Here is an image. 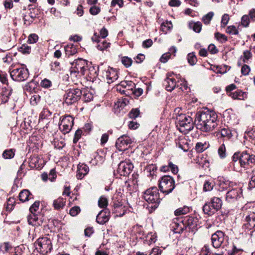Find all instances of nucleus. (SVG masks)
I'll return each mask as SVG.
<instances>
[{"mask_svg": "<svg viewBox=\"0 0 255 255\" xmlns=\"http://www.w3.org/2000/svg\"><path fill=\"white\" fill-rule=\"evenodd\" d=\"M251 71V69L249 66L247 65H244L241 69V73L244 75H248Z\"/></svg>", "mask_w": 255, "mask_h": 255, "instance_id": "774afa93", "label": "nucleus"}, {"mask_svg": "<svg viewBox=\"0 0 255 255\" xmlns=\"http://www.w3.org/2000/svg\"><path fill=\"white\" fill-rule=\"evenodd\" d=\"M40 85L43 88H48L52 86V82L47 79H44L41 81Z\"/></svg>", "mask_w": 255, "mask_h": 255, "instance_id": "680f3d73", "label": "nucleus"}, {"mask_svg": "<svg viewBox=\"0 0 255 255\" xmlns=\"http://www.w3.org/2000/svg\"><path fill=\"white\" fill-rule=\"evenodd\" d=\"M82 95V91L80 89H70L65 95V102L68 105L75 103L80 99Z\"/></svg>", "mask_w": 255, "mask_h": 255, "instance_id": "9d476101", "label": "nucleus"}, {"mask_svg": "<svg viewBox=\"0 0 255 255\" xmlns=\"http://www.w3.org/2000/svg\"><path fill=\"white\" fill-rule=\"evenodd\" d=\"M65 205V200L62 197H59L54 200L53 203V206L55 209L59 210L64 207Z\"/></svg>", "mask_w": 255, "mask_h": 255, "instance_id": "c756f323", "label": "nucleus"}, {"mask_svg": "<svg viewBox=\"0 0 255 255\" xmlns=\"http://www.w3.org/2000/svg\"><path fill=\"white\" fill-rule=\"evenodd\" d=\"M143 197L149 204H151L150 208L153 209L158 207L161 200L159 190L156 187H152L146 190L144 192Z\"/></svg>", "mask_w": 255, "mask_h": 255, "instance_id": "7ed1b4c3", "label": "nucleus"}, {"mask_svg": "<svg viewBox=\"0 0 255 255\" xmlns=\"http://www.w3.org/2000/svg\"><path fill=\"white\" fill-rule=\"evenodd\" d=\"M231 184L230 181L224 179L223 181H221L220 189L222 190H227L229 187H230Z\"/></svg>", "mask_w": 255, "mask_h": 255, "instance_id": "09e8293b", "label": "nucleus"}, {"mask_svg": "<svg viewBox=\"0 0 255 255\" xmlns=\"http://www.w3.org/2000/svg\"><path fill=\"white\" fill-rule=\"evenodd\" d=\"M159 182L160 190L165 195L171 193L175 187L174 179L169 175L162 176L160 179Z\"/></svg>", "mask_w": 255, "mask_h": 255, "instance_id": "39448f33", "label": "nucleus"}, {"mask_svg": "<svg viewBox=\"0 0 255 255\" xmlns=\"http://www.w3.org/2000/svg\"><path fill=\"white\" fill-rule=\"evenodd\" d=\"M215 37L221 43H224L228 40L227 36L218 32L215 33Z\"/></svg>", "mask_w": 255, "mask_h": 255, "instance_id": "79ce46f5", "label": "nucleus"}, {"mask_svg": "<svg viewBox=\"0 0 255 255\" xmlns=\"http://www.w3.org/2000/svg\"><path fill=\"white\" fill-rule=\"evenodd\" d=\"M7 74L4 72L0 70V82L3 84H7L8 82L7 80Z\"/></svg>", "mask_w": 255, "mask_h": 255, "instance_id": "6e6d98bb", "label": "nucleus"}, {"mask_svg": "<svg viewBox=\"0 0 255 255\" xmlns=\"http://www.w3.org/2000/svg\"><path fill=\"white\" fill-rule=\"evenodd\" d=\"M176 145L185 152L189 150V146L187 139L184 137H179L175 140Z\"/></svg>", "mask_w": 255, "mask_h": 255, "instance_id": "412c9836", "label": "nucleus"}, {"mask_svg": "<svg viewBox=\"0 0 255 255\" xmlns=\"http://www.w3.org/2000/svg\"><path fill=\"white\" fill-rule=\"evenodd\" d=\"M229 96L231 97L233 99L244 100L247 98V93L243 92L241 90H238L235 92H230Z\"/></svg>", "mask_w": 255, "mask_h": 255, "instance_id": "5701e85b", "label": "nucleus"}, {"mask_svg": "<svg viewBox=\"0 0 255 255\" xmlns=\"http://www.w3.org/2000/svg\"><path fill=\"white\" fill-rule=\"evenodd\" d=\"M226 147L224 144H221L218 148V152L220 157L222 158H225L226 156Z\"/></svg>", "mask_w": 255, "mask_h": 255, "instance_id": "3c124183", "label": "nucleus"}, {"mask_svg": "<svg viewBox=\"0 0 255 255\" xmlns=\"http://www.w3.org/2000/svg\"><path fill=\"white\" fill-rule=\"evenodd\" d=\"M52 115V113L47 109L43 108L39 115V120L48 119Z\"/></svg>", "mask_w": 255, "mask_h": 255, "instance_id": "c9c22d12", "label": "nucleus"}, {"mask_svg": "<svg viewBox=\"0 0 255 255\" xmlns=\"http://www.w3.org/2000/svg\"><path fill=\"white\" fill-rule=\"evenodd\" d=\"M179 82L178 81V83H177L175 82V79L173 78L167 77L164 81V85L166 90L171 92L173 90L176 86H179Z\"/></svg>", "mask_w": 255, "mask_h": 255, "instance_id": "aec40b11", "label": "nucleus"}, {"mask_svg": "<svg viewBox=\"0 0 255 255\" xmlns=\"http://www.w3.org/2000/svg\"><path fill=\"white\" fill-rule=\"evenodd\" d=\"M103 77L106 78L109 84L112 83L118 80L119 77L118 71L113 68L108 67L107 70L103 72Z\"/></svg>", "mask_w": 255, "mask_h": 255, "instance_id": "2eb2a0df", "label": "nucleus"}, {"mask_svg": "<svg viewBox=\"0 0 255 255\" xmlns=\"http://www.w3.org/2000/svg\"><path fill=\"white\" fill-rule=\"evenodd\" d=\"M201 254L202 255H214V253L211 251L209 245H205L202 249Z\"/></svg>", "mask_w": 255, "mask_h": 255, "instance_id": "8fccbe9b", "label": "nucleus"}, {"mask_svg": "<svg viewBox=\"0 0 255 255\" xmlns=\"http://www.w3.org/2000/svg\"><path fill=\"white\" fill-rule=\"evenodd\" d=\"M64 50L66 55L68 56L73 55L77 52L75 45L73 44H67L64 47Z\"/></svg>", "mask_w": 255, "mask_h": 255, "instance_id": "c85d7f7f", "label": "nucleus"}, {"mask_svg": "<svg viewBox=\"0 0 255 255\" xmlns=\"http://www.w3.org/2000/svg\"><path fill=\"white\" fill-rule=\"evenodd\" d=\"M251 21H252L249 14H245L241 17V24L244 27H248L249 26Z\"/></svg>", "mask_w": 255, "mask_h": 255, "instance_id": "2f4dec72", "label": "nucleus"}, {"mask_svg": "<svg viewBox=\"0 0 255 255\" xmlns=\"http://www.w3.org/2000/svg\"><path fill=\"white\" fill-rule=\"evenodd\" d=\"M36 249L42 255H46L50 252L52 246L51 240L47 237L38 239L35 243Z\"/></svg>", "mask_w": 255, "mask_h": 255, "instance_id": "6e6552de", "label": "nucleus"}, {"mask_svg": "<svg viewBox=\"0 0 255 255\" xmlns=\"http://www.w3.org/2000/svg\"><path fill=\"white\" fill-rule=\"evenodd\" d=\"M229 20H230V17H229V14H224L222 17V19H221V27H225L228 23Z\"/></svg>", "mask_w": 255, "mask_h": 255, "instance_id": "5fc2aeb1", "label": "nucleus"}, {"mask_svg": "<svg viewBox=\"0 0 255 255\" xmlns=\"http://www.w3.org/2000/svg\"><path fill=\"white\" fill-rule=\"evenodd\" d=\"M108 204L107 198L105 196H101L98 200V206L102 208L107 209Z\"/></svg>", "mask_w": 255, "mask_h": 255, "instance_id": "e433bc0d", "label": "nucleus"}, {"mask_svg": "<svg viewBox=\"0 0 255 255\" xmlns=\"http://www.w3.org/2000/svg\"><path fill=\"white\" fill-rule=\"evenodd\" d=\"M157 167L156 165L151 164L148 165L145 168V170L147 173H149L150 175H152L154 173V172L156 170Z\"/></svg>", "mask_w": 255, "mask_h": 255, "instance_id": "864d4df0", "label": "nucleus"}, {"mask_svg": "<svg viewBox=\"0 0 255 255\" xmlns=\"http://www.w3.org/2000/svg\"><path fill=\"white\" fill-rule=\"evenodd\" d=\"M71 64V74L77 73V75H75L76 77L85 75L86 69L88 67V62L87 60L79 58L75 60Z\"/></svg>", "mask_w": 255, "mask_h": 255, "instance_id": "423d86ee", "label": "nucleus"}, {"mask_svg": "<svg viewBox=\"0 0 255 255\" xmlns=\"http://www.w3.org/2000/svg\"><path fill=\"white\" fill-rule=\"evenodd\" d=\"M168 167H169V170L174 174H177L178 172V166L173 164L171 162H168Z\"/></svg>", "mask_w": 255, "mask_h": 255, "instance_id": "052dcab7", "label": "nucleus"}, {"mask_svg": "<svg viewBox=\"0 0 255 255\" xmlns=\"http://www.w3.org/2000/svg\"><path fill=\"white\" fill-rule=\"evenodd\" d=\"M12 93V89L9 87L2 88L1 93V99L2 103H5L8 101L9 97Z\"/></svg>", "mask_w": 255, "mask_h": 255, "instance_id": "bb28decb", "label": "nucleus"}, {"mask_svg": "<svg viewBox=\"0 0 255 255\" xmlns=\"http://www.w3.org/2000/svg\"><path fill=\"white\" fill-rule=\"evenodd\" d=\"M146 238V240L148 244L155 243L156 241V236H155L154 235H152L151 233L148 234Z\"/></svg>", "mask_w": 255, "mask_h": 255, "instance_id": "13d9d810", "label": "nucleus"}, {"mask_svg": "<svg viewBox=\"0 0 255 255\" xmlns=\"http://www.w3.org/2000/svg\"><path fill=\"white\" fill-rule=\"evenodd\" d=\"M190 211V209L187 206H184L182 208H179L176 209L174 212V214L175 216H180L182 215H185L189 213Z\"/></svg>", "mask_w": 255, "mask_h": 255, "instance_id": "72a5a7b5", "label": "nucleus"}, {"mask_svg": "<svg viewBox=\"0 0 255 255\" xmlns=\"http://www.w3.org/2000/svg\"><path fill=\"white\" fill-rule=\"evenodd\" d=\"M222 205V202L220 198L214 197L204 205L203 211L204 214L212 216L220 209Z\"/></svg>", "mask_w": 255, "mask_h": 255, "instance_id": "20e7f679", "label": "nucleus"}, {"mask_svg": "<svg viewBox=\"0 0 255 255\" xmlns=\"http://www.w3.org/2000/svg\"><path fill=\"white\" fill-rule=\"evenodd\" d=\"M82 94L83 95V100L86 102L91 101L93 98L92 94L88 90L82 91Z\"/></svg>", "mask_w": 255, "mask_h": 255, "instance_id": "58836bf2", "label": "nucleus"}, {"mask_svg": "<svg viewBox=\"0 0 255 255\" xmlns=\"http://www.w3.org/2000/svg\"><path fill=\"white\" fill-rule=\"evenodd\" d=\"M184 228L185 225L182 222L180 223L173 222L171 226V230L175 234H180L182 233Z\"/></svg>", "mask_w": 255, "mask_h": 255, "instance_id": "393cba45", "label": "nucleus"}, {"mask_svg": "<svg viewBox=\"0 0 255 255\" xmlns=\"http://www.w3.org/2000/svg\"><path fill=\"white\" fill-rule=\"evenodd\" d=\"M41 97L38 94H34L30 100V104L33 106H35L40 102Z\"/></svg>", "mask_w": 255, "mask_h": 255, "instance_id": "a19ab883", "label": "nucleus"}, {"mask_svg": "<svg viewBox=\"0 0 255 255\" xmlns=\"http://www.w3.org/2000/svg\"><path fill=\"white\" fill-rule=\"evenodd\" d=\"M172 27V24L170 21L163 22L161 25V30L165 33Z\"/></svg>", "mask_w": 255, "mask_h": 255, "instance_id": "37998d69", "label": "nucleus"}, {"mask_svg": "<svg viewBox=\"0 0 255 255\" xmlns=\"http://www.w3.org/2000/svg\"><path fill=\"white\" fill-rule=\"evenodd\" d=\"M86 69L85 75L88 76L90 79L94 80L97 77V70L92 65L91 63H88V67Z\"/></svg>", "mask_w": 255, "mask_h": 255, "instance_id": "b1692460", "label": "nucleus"}, {"mask_svg": "<svg viewBox=\"0 0 255 255\" xmlns=\"http://www.w3.org/2000/svg\"><path fill=\"white\" fill-rule=\"evenodd\" d=\"M80 211L81 210L79 207L74 206L70 210L69 214L72 216H76L80 213Z\"/></svg>", "mask_w": 255, "mask_h": 255, "instance_id": "e2e57ef3", "label": "nucleus"}, {"mask_svg": "<svg viewBox=\"0 0 255 255\" xmlns=\"http://www.w3.org/2000/svg\"><path fill=\"white\" fill-rule=\"evenodd\" d=\"M187 59H188V63L191 65H192V66L194 65L197 61V59L196 58V56H195V55L194 54V53L193 52L189 53L188 54Z\"/></svg>", "mask_w": 255, "mask_h": 255, "instance_id": "a18cd8bd", "label": "nucleus"}, {"mask_svg": "<svg viewBox=\"0 0 255 255\" xmlns=\"http://www.w3.org/2000/svg\"><path fill=\"white\" fill-rule=\"evenodd\" d=\"M9 72L11 79L17 82L24 81L27 79L29 76L28 70L24 65L15 67Z\"/></svg>", "mask_w": 255, "mask_h": 255, "instance_id": "0eeeda50", "label": "nucleus"}, {"mask_svg": "<svg viewBox=\"0 0 255 255\" xmlns=\"http://www.w3.org/2000/svg\"><path fill=\"white\" fill-rule=\"evenodd\" d=\"M127 210V207L125 206H121L119 208H117L116 209H112L113 213L117 214L116 216L122 217L123 216Z\"/></svg>", "mask_w": 255, "mask_h": 255, "instance_id": "f704fd0d", "label": "nucleus"}, {"mask_svg": "<svg viewBox=\"0 0 255 255\" xmlns=\"http://www.w3.org/2000/svg\"><path fill=\"white\" fill-rule=\"evenodd\" d=\"M206 143H203L202 142H198L196 143L195 148L196 150L198 152H203L206 148Z\"/></svg>", "mask_w": 255, "mask_h": 255, "instance_id": "bf43d9fd", "label": "nucleus"}, {"mask_svg": "<svg viewBox=\"0 0 255 255\" xmlns=\"http://www.w3.org/2000/svg\"><path fill=\"white\" fill-rule=\"evenodd\" d=\"M89 167L85 163H79L77 165L76 176L78 179H82L89 172Z\"/></svg>", "mask_w": 255, "mask_h": 255, "instance_id": "6ab92c4d", "label": "nucleus"}, {"mask_svg": "<svg viewBox=\"0 0 255 255\" xmlns=\"http://www.w3.org/2000/svg\"><path fill=\"white\" fill-rule=\"evenodd\" d=\"M225 240V234L221 231H217L211 237L212 244L214 248H220Z\"/></svg>", "mask_w": 255, "mask_h": 255, "instance_id": "4468645a", "label": "nucleus"}, {"mask_svg": "<svg viewBox=\"0 0 255 255\" xmlns=\"http://www.w3.org/2000/svg\"><path fill=\"white\" fill-rule=\"evenodd\" d=\"M246 223L245 224V228L249 230L255 231V213H251L247 216L245 218Z\"/></svg>", "mask_w": 255, "mask_h": 255, "instance_id": "a211bd4d", "label": "nucleus"}, {"mask_svg": "<svg viewBox=\"0 0 255 255\" xmlns=\"http://www.w3.org/2000/svg\"><path fill=\"white\" fill-rule=\"evenodd\" d=\"M226 31L227 33L232 35H238L239 33L238 29L234 25L228 26Z\"/></svg>", "mask_w": 255, "mask_h": 255, "instance_id": "49530a36", "label": "nucleus"}, {"mask_svg": "<svg viewBox=\"0 0 255 255\" xmlns=\"http://www.w3.org/2000/svg\"><path fill=\"white\" fill-rule=\"evenodd\" d=\"M27 221L29 225L33 226H40L43 223L42 219L39 218L38 216L35 213H31V215L28 216Z\"/></svg>", "mask_w": 255, "mask_h": 255, "instance_id": "4be33fe9", "label": "nucleus"}, {"mask_svg": "<svg viewBox=\"0 0 255 255\" xmlns=\"http://www.w3.org/2000/svg\"><path fill=\"white\" fill-rule=\"evenodd\" d=\"M121 62L126 67L128 68L131 65L132 60L128 56H124L122 58Z\"/></svg>", "mask_w": 255, "mask_h": 255, "instance_id": "c03bdc74", "label": "nucleus"}, {"mask_svg": "<svg viewBox=\"0 0 255 255\" xmlns=\"http://www.w3.org/2000/svg\"><path fill=\"white\" fill-rule=\"evenodd\" d=\"M11 248L9 243L5 242L0 246V250L2 252H7Z\"/></svg>", "mask_w": 255, "mask_h": 255, "instance_id": "4d7b16f0", "label": "nucleus"}, {"mask_svg": "<svg viewBox=\"0 0 255 255\" xmlns=\"http://www.w3.org/2000/svg\"><path fill=\"white\" fill-rule=\"evenodd\" d=\"M188 26L190 29H192L195 32L199 33L202 29V24L200 21H190L188 23Z\"/></svg>", "mask_w": 255, "mask_h": 255, "instance_id": "cd10ccee", "label": "nucleus"}, {"mask_svg": "<svg viewBox=\"0 0 255 255\" xmlns=\"http://www.w3.org/2000/svg\"><path fill=\"white\" fill-rule=\"evenodd\" d=\"M218 116L212 111L207 109L200 111L195 115V125L204 132L214 130L218 125Z\"/></svg>", "mask_w": 255, "mask_h": 255, "instance_id": "f257e3e1", "label": "nucleus"}, {"mask_svg": "<svg viewBox=\"0 0 255 255\" xmlns=\"http://www.w3.org/2000/svg\"><path fill=\"white\" fill-rule=\"evenodd\" d=\"M18 197L20 201L24 202L32 199L33 195L30 193L29 190L24 189L19 193Z\"/></svg>", "mask_w": 255, "mask_h": 255, "instance_id": "a878e982", "label": "nucleus"}, {"mask_svg": "<svg viewBox=\"0 0 255 255\" xmlns=\"http://www.w3.org/2000/svg\"><path fill=\"white\" fill-rule=\"evenodd\" d=\"M240 163L242 166L255 163V155H250L247 151H244L240 156Z\"/></svg>", "mask_w": 255, "mask_h": 255, "instance_id": "dca6fc26", "label": "nucleus"}, {"mask_svg": "<svg viewBox=\"0 0 255 255\" xmlns=\"http://www.w3.org/2000/svg\"><path fill=\"white\" fill-rule=\"evenodd\" d=\"M49 179L51 181L53 182L56 178V172L55 169L53 168L50 170V172L48 174Z\"/></svg>", "mask_w": 255, "mask_h": 255, "instance_id": "338daca9", "label": "nucleus"}, {"mask_svg": "<svg viewBox=\"0 0 255 255\" xmlns=\"http://www.w3.org/2000/svg\"><path fill=\"white\" fill-rule=\"evenodd\" d=\"M82 133V130H81L80 129H78L76 131L75 134H74V137L73 138V142L74 143H76L77 142V141L80 138Z\"/></svg>", "mask_w": 255, "mask_h": 255, "instance_id": "69168bd1", "label": "nucleus"}, {"mask_svg": "<svg viewBox=\"0 0 255 255\" xmlns=\"http://www.w3.org/2000/svg\"><path fill=\"white\" fill-rule=\"evenodd\" d=\"M74 125V118L70 115H65L60 118L59 127L60 130L64 133H69Z\"/></svg>", "mask_w": 255, "mask_h": 255, "instance_id": "1a4fd4ad", "label": "nucleus"}, {"mask_svg": "<svg viewBox=\"0 0 255 255\" xmlns=\"http://www.w3.org/2000/svg\"><path fill=\"white\" fill-rule=\"evenodd\" d=\"M131 138L127 134L120 136L116 140V146L121 151H125L132 142Z\"/></svg>", "mask_w": 255, "mask_h": 255, "instance_id": "f8f14e48", "label": "nucleus"}, {"mask_svg": "<svg viewBox=\"0 0 255 255\" xmlns=\"http://www.w3.org/2000/svg\"><path fill=\"white\" fill-rule=\"evenodd\" d=\"M176 123L180 131L187 134L193 129L195 120L189 115L180 114L176 118Z\"/></svg>", "mask_w": 255, "mask_h": 255, "instance_id": "f03ea898", "label": "nucleus"}, {"mask_svg": "<svg viewBox=\"0 0 255 255\" xmlns=\"http://www.w3.org/2000/svg\"><path fill=\"white\" fill-rule=\"evenodd\" d=\"M133 168V164L129 160H125L119 164L117 172L120 176H126L131 173Z\"/></svg>", "mask_w": 255, "mask_h": 255, "instance_id": "9b49d317", "label": "nucleus"}, {"mask_svg": "<svg viewBox=\"0 0 255 255\" xmlns=\"http://www.w3.org/2000/svg\"><path fill=\"white\" fill-rule=\"evenodd\" d=\"M98 45L97 46V48L101 51H104L107 50L108 48L110 46L111 43L107 42L105 40L98 41Z\"/></svg>", "mask_w": 255, "mask_h": 255, "instance_id": "7c9ffc66", "label": "nucleus"}, {"mask_svg": "<svg viewBox=\"0 0 255 255\" xmlns=\"http://www.w3.org/2000/svg\"><path fill=\"white\" fill-rule=\"evenodd\" d=\"M110 219V211L108 209H104L101 211L97 216L96 221L101 225L107 223Z\"/></svg>", "mask_w": 255, "mask_h": 255, "instance_id": "f3484780", "label": "nucleus"}, {"mask_svg": "<svg viewBox=\"0 0 255 255\" xmlns=\"http://www.w3.org/2000/svg\"><path fill=\"white\" fill-rule=\"evenodd\" d=\"M214 16L213 12H209L202 17V20L205 24H208Z\"/></svg>", "mask_w": 255, "mask_h": 255, "instance_id": "de8ad7c7", "label": "nucleus"}, {"mask_svg": "<svg viewBox=\"0 0 255 255\" xmlns=\"http://www.w3.org/2000/svg\"><path fill=\"white\" fill-rule=\"evenodd\" d=\"M140 111L138 109H133L128 114L130 119H135L139 116Z\"/></svg>", "mask_w": 255, "mask_h": 255, "instance_id": "603ef678", "label": "nucleus"}, {"mask_svg": "<svg viewBox=\"0 0 255 255\" xmlns=\"http://www.w3.org/2000/svg\"><path fill=\"white\" fill-rule=\"evenodd\" d=\"M120 85L128 90H133V89L135 88L134 83L131 81H122Z\"/></svg>", "mask_w": 255, "mask_h": 255, "instance_id": "473e14b6", "label": "nucleus"}, {"mask_svg": "<svg viewBox=\"0 0 255 255\" xmlns=\"http://www.w3.org/2000/svg\"><path fill=\"white\" fill-rule=\"evenodd\" d=\"M242 197V191L239 187L229 189L226 193V200L229 203H234Z\"/></svg>", "mask_w": 255, "mask_h": 255, "instance_id": "ddd939ff", "label": "nucleus"}, {"mask_svg": "<svg viewBox=\"0 0 255 255\" xmlns=\"http://www.w3.org/2000/svg\"><path fill=\"white\" fill-rule=\"evenodd\" d=\"M40 203L39 201H35L30 207L29 211L31 213H35L36 212L39 206Z\"/></svg>", "mask_w": 255, "mask_h": 255, "instance_id": "0e129e2a", "label": "nucleus"}, {"mask_svg": "<svg viewBox=\"0 0 255 255\" xmlns=\"http://www.w3.org/2000/svg\"><path fill=\"white\" fill-rule=\"evenodd\" d=\"M14 150L12 149H6L2 153V157L4 159H11L14 156Z\"/></svg>", "mask_w": 255, "mask_h": 255, "instance_id": "4c0bfd02", "label": "nucleus"}, {"mask_svg": "<svg viewBox=\"0 0 255 255\" xmlns=\"http://www.w3.org/2000/svg\"><path fill=\"white\" fill-rule=\"evenodd\" d=\"M220 133L222 137H226L228 139L230 138L232 136L231 131L228 128H222L220 131Z\"/></svg>", "mask_w": 255, "mask_h": 255, "instance_id": "ea45409f", "label": "nucleus"}]
</instances>
